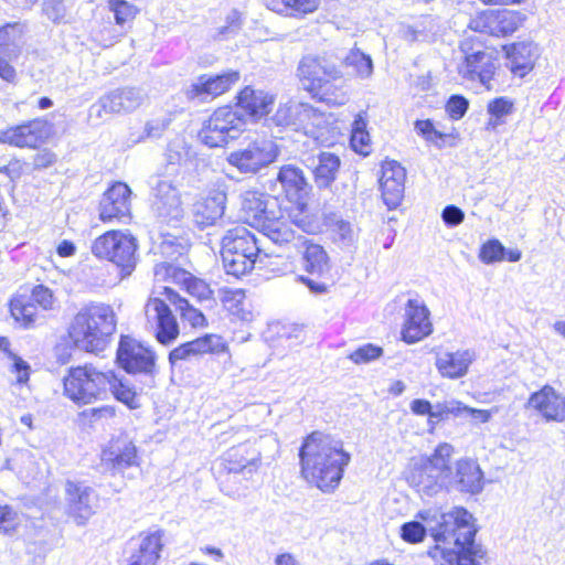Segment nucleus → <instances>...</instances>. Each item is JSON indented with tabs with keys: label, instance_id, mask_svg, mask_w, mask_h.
<instances>
[{
	"label": "nucleus",
	"instance_id": "dca6fc26",
	"mask_svg": "<svg viewBox=\"0 0 565 565\" xmlns=\"http://www.w3.org/2000/svg\"><path fill=\"white\" fill-rule=\"evenodd\" d=\"M241 78L238 71L227 70L218 74H202L186 87L189 100L206 103L228 92Z\"/></svg>",
	"mask_w": 565,
	"mask_h": 565
},
{
	"label": "nucleus",
	"instance_id": "a211bd4d",
	"mask_svg": "<svg viewBox=\"0 0 565 565\" xmlns=\"http://www.w3.org/2000/svg\"><path fill=\"white\" fill-rule=\"evenodd\" d=\"M243 210L249 224L257 227L262 233L267 226H275L284 220L282 212L277 199L257 196L256 193H248L243 202Z\"/></svg>",
	"mask_w": 565,
	"mask_h": 565
},
{
	"label": "nucleus",
	"instance_id": "37998d69",
	"mask_svg": "<svg viewBox=\"0 0 565 565\" xmlns=\"http://www.w3.org/2000/svg\"><path fill=\"white\" fill-rule=\"evenodd\" d=\"M193 356L206 353H221L226 350V344L217 334H205L195 340L185 342Z\"/></svg>",
	"mask_w": 565,
	"mask_h": 565
},
{
	"label": "nucleus",
	"instance_id": "774afa93",
	"mask_svg": "<svg viewBox=\"0 0 565 565\" xmlns=\"http://www.w3.org/2000/svg\"><path fill=\"white\" fill-rule=\"evenodd\" d=\"M564 422L565 420V397L557 394L555 404L553 405L552 413H548L547 422Z\"/></svg>",
	"mask_w": 565,
	"mask_h": 565
},
{
	"label": "nucleus",
	"instance_id": "e2e57ef3",
	"mask_svg": "<svg viewBox=\"0 0 565 565\" xmlns=\"http://www.w3.org/2000/svg\"><path fill=\"white\" fill-rule=\"evenodd\" d=\"M170 125V119L168 118H158L150 120L145 126V135L150 139H158L166 131L168 126Z\"/></svg>",
	"mask_w": 565,
	"mask_h": 565
},
{
	"label": "nucleus",
	"instance_id": "e433bc0d",
	"mask_svg": "<svg viewBox=\"0 0 565 565\" xmlns=\"http://www.w3.org/2000/svg\"><path fill=\"white\" fill-rule=\"evenodd\" d=\"M109 383L107 393L110 392L116 401L126 405L129 409L140 407L136 387L124 376H118L115 371L106 372Z\"/></svg>",
	"mask_w": 565,
	"mask_h": 565
},
{
	"label": "nucleus",
	"instance_id": "4468645a",
	"mask_svg": "<svg viewBox=\"0 0 565 565\" xmlns=\"http://www.w3.org/2000/svg\"><path fill=\"white\" fill-rule=\"evenodd\" d=\"M145 93L138 87L115 88L100 96L88 110L90 120L102 121L104 114H128L140 107L145 100Z\"/></svg>",
	"mask_w": 565,
	"mask_h": 565
},
{
	"label": "nucleus",
	"instance_id": "3c124183",
	"mask_svg": "<svg viewBox=\"0 0 565 565\" xmlns=\"http://www.w3.org/2000/svg\"><path fill=\"white\" fill-rule=\"evenodd\" d=\"M428 532V524L426 522L425 524H423L417 520L405 522L399 530L401 537L403 539V541L411 544H417L423 542Z\"/></svg>",
	"mask_w": 565,
	"mask_h": 565
},
{
	"label": "nucleus",
	"instance_id": "052dcab7",
	"mask_svg": "<svg viewBox=\"0 0 565 565\" xmlns=\"http://www.w3.org/2000/svg\"><path fill=\"white\" fill-rule=\"evenodd\" d=\"M43 12L52 22H60L65 15L63 0H44Z\"/></svg>",
	"mask_w": 565,
	"mask_h": 565
},
{
	"label": "nucleus",
	"instance_id": "13d9d810",
	"mask_svg": "<svg viewBox=\"0 0 565 565\" xmlns=\"http://www.w3.org/2000/svg\"><path fill=\"white\" fill-rule=\"evenodd\" d=\"M415 130L418 135L425 138L428 142L439 145L438 140H444L445 134L437 130L430 119L416 120Z\"/></svg>",
	"mask_w": 565,
	"mask_h": 565
},
{
	"label": "nucleus",
	"instance_id": "f8f14e48",
	"mask_svg": "<svg viewBox=\"0 0 565 565\" xmlns=\"http://www.w3.org/2000/svg\"><path fill=\"white\" fill-rule=\"evenodd\" d=\"M278 157V147L266 137L256 138L245 147L230 152L226 162L245 175H255Z\"/></svg>",
	"mask_w": 565,
	"mask_h": 565
},
{
	"label": "nucleus",
	"instance_id": "c756f323",
	"mask_svg": "<svg viewBox=\"0 0 565 565\" xmlns=\"http://www.w3.org/2000/svg\"><path fill=\"white\" fill-rule=\"evenodd\" d=\"M476 359L472 350H457L456 352H444L436 358V369L443 377L457 380L463 377Z\"/></svg>",
	"mask_w": 565,
	"mask_h": 565
},
{
	"label": "nucleus",
	"instance_id": "bb28decb",
	"mask_svg": "<svg viewBox=\"0 0 565 565\" xmlns=\"http://www.w3.org/2000/svg\"><path fill=\"white\" fill-rule=\"evenodd\" d=\"M163 530L142 532L128 558V565H157L163 547Z\"/></svg>",
	"mask_w": 565,
	"mask_h": 565
},
{
	"label": "nucleus",
	"instance_id": "f257e3e1",
	"mask_svg": "<svg viewBox=\"0 0 565 565\" xmlns=\"http://www.w3.org/2000/svg\"><path fill=\"white\" fill-rule=\"evenodd\" d=\"M417 518L428 524L436 543L429 551L431 557L457 565H479L477 558H482L484 552L475 543L477 529L470 512L463 508H455L447 513L425 510L419 511Z\"/></svg>",
	"mask_w": 565,
	"mask_h": 565
},
{
	"label": "nucleus",
	"instance_id": "864d4df0",
	"mask_svg": "<svg viewBox=\"0 0 565 565\" xmlns=\"http://www.w3.org/2000/svg\"><path fill=\"white\" fill-rule=\"evenodd\" d=\"M22 40V26L20 23H8L0 28V49L12 52L11 47H18Z\"/></svg>",
	"mask_w": 565,
	"mask_h": 565
},
{
	"label": "nucleus",
	"instance_id": "f704fd0d",
	"mask_svg": "<svg viewBox=\"0 0 565 565\" xmlns=\"http://www.w3.org/2000/svg\"><path fill=\"white\" fill-rule=\"evenodd\" d=\"M10 316L21 329H32L39 319L38 307L31 303L26 292L18 291L9 301Z\"/></svg>",
	"mask_w": 565,
	"mask_h": 565
},
{
	"label": "nucleus",
	"instance_id": "c03bdc74",
	"mask_svg": "<svg viewBox=\"0 0 565 565\" xmlns=\"http://www.w3.org/2000/svg\"><path fill=\"white\" fill-rule=\"evenodd\" d=\"M245 292L242 289H222L221 300L224 308L241 320H248L250 312L244 308Z\"/></svg>",
	"mask_w": 565,
	"mask_h": 565
},
{
	"label": "nucleus",
	"instance_id": "393cba45",
	"mask_svg": "<svg viewBox=\"0 0 565 565\" xmlns=\"http://www.w3.org/2000/svg\"><path fill=\"white\" fill-rule=\"evenodd\" d=\"M276 180L286 198L302 210L306 206V198L311 190L303 171L295 164H285L280 167Z\"/></svg>",
	"mask_w": 565,
	"mask_h": 565
},
{
	"label": "nucleus",
	"instance_id": "6e6552de",
	"mask_svg": "<svg viewBox=\"0 0 565 565\" xmlns=\"http://www.w3.org/2000/svg\"><path fill=\"white\" fill-rule=\"evenodd\" d=\"M137 239L129 233L111 230L98 236L93 245L92 253L99 259H106L116 265L121 278L130 276L138 262Z\"/></svg>",
	"mask_w": 565,
	"mask_h": 565
},
{
	"label": "nucleus",
	"instance_id": "4d7b16f0",
	"mask_svg": "<svg viewBox=\"0 0 565 565\" xmlns=\"http://www.w3.org/2000/svg\"><path fill=\"white\" fill-rule=\"evenodd\" d=\"M383 354V349L379 345L367 343L360 348H358L355 351H353L350 354V359L356 363H369L373 360L379 359Z\"/></svg>",
	"mask_w": 565,
	"mask_h": 565
},
{
	"label": "nucleus",
	"instance_id": "9b49d317",
	"mask_svg": "<svg viewBox=\"0 0 565 565\" xmlns=\"http://www.w3.org/2000/svg\"><path fill=\"white\" fill-rule=\"evenodd\" d=\"M116 361L126 373L142 376L147 386L154 385L158 374L157 354L149 345L129 335H121Z\"/></svg>",
	"mask_w": 565,
	"mask_h": 565
},
{
	"label": "nucleus",
	"instance_id": "473e14b6",
	"mask_svg": "<svg viewBox=\"0 0 565 565\" xmlns=\"http://www.w3.org/2000/svg\"><path fill=\"white\" fill-rule=\"evenodd\" d=\"M273 97L263 90H255L246 86L237 95V104L234 108H238L245 118H258L267 115L270 111Z\"/></svg>",
	"mask_w": 565,
	"mask_h": 565
},
{
	"label": "nucleus",
	"instance_id": "680f3d73",
	"mask_svg": "<svg viewBox=\"0 0 565 565\" xmlns=\"http://www.w3.org/2000/svg\"><path fill=\"white\" fill-rule=\"evenodd\" d=\"M441 218L446 226L456 227L463 222L465 213L460 207L449 204L444 207Z\"/></svg>",
	"mask_w": 565,
	"mask_h": 565
},
{
	"label": "nucleus",
	"instance_id": "aec40b11",
	"mask_svg": "<svg viewBox=\"0 0 565 565\" xmlns=\"http://www.w3.org/2000/svg\"><path fill=\"white\" fill-rule=\"evenodd\" d=\"M50 134L49 122L35 118L0 131V142L18 148H35Z\"/></svg>",
	"mask_w": 565,
	"mask_h": 565
},
{
	"label": "nucleus",
	"instance_id": "603ef678",
	"mask_svg": "<svg viewBox=\"0 0 565 565\" xmlns=\"http://www.w3.org/2000/svg\"><path fill=\"white\" fill-rule=\"evenodd\" d=\"M479 259L488 265L505 260V247L499 239L491 238L482 244L479 252Z\"/></svg>",
	"mask_w": 565,
	"mask_h": 565
},
{
	"label": "nucleus",
	"instance_id": "2eb2a0df",
	"mask_svg": "<svg viewBox=\"0 0 565 565\" xmlns=\"http://www.w3.org/2000/svg\"><path fill=\"white\" fill-rule=\"evenodd\" d=\"M525 17L513 10H487L470 19L469 29L492 36H508L523 23Z\"/></svg>",
	"mask_w": 565,
	"mask_h": 565
},
{
	"label": "nucleus",
	"instance_id": "c85d7f7f",
	"mask_svg": "<svg viewBox=\"0 0 565 565\" xmlns=\"http://www.w3.org/2000/svg\"><path fill=\"white\" fill-rule=\"evenodd\" d=\"M227 195L222 190L210 191L206 198L193 205V217L201 228L214 225L225 211Z\"/></svg>",
	"mask_w": 565,
	"mask_h": 565
},
{
	"label": "nucleus",
	"instance_id": "a878e982",
	"mask_svg": "<svg viewBox=\"0 0 565 565\" xmlns=\"http://www.w3.org/2000/svg\"><path fill=\"white\" fill-rule=\"evenodd\" d=\"M483 484V472L477 461L472 459L458 460L455 473L449 466V489L478 494L482 491Z\"/></svg>",
	"mask_w": 565,
	"mask_h": 565
},
{
	"label": "nucleus",
	"instance_id": "f03ea898",
	"mask_svg": "<svg viewBox=\"0 0 565 565\" xmlns=\"http://www.w3.org/2000/svg\"><path fill=\"white\" fill-rule=\"evenodd\" d=\"M299 459L302 477L321 491L332 492L339 487L351 456L341 440L313 431L302 441Z\"/></svg>",
	"mask_w": 565,
	"mask_h": 565
},
{
	"label": "nucleus",
	"instance_id": "9d476101",
	"mask_svg": "<svg viewBox=\"0 0 565 565\" xmlns=\"http://www.w3.org/2000/svg\"><path fill=\"white\" fill-rule=\"evenodd\" d=\"M246 118L238 108L232 106L220 107L204 121L198 137L209 148L226 146L236 140L245 130Z\"/></svg>",
	"mask_w": 565,
	"mask_h": 565
},
{
	"label": "nucleus",
	"instance_id": "39448f33",
	"mask_svg": "<svg viewBox=\"0 0 565 565\" xmlns=\"http://www.w3.org/2000/svg\"><path fill=\"white\" fill-rule=\"evenodd\" d=\"M179 167L170 162L164 172L149 178L151 210L156 217L168 225L177 226L184 216L181 193L175 184Z\"/></svg>",
	"mask_w": 565,
	"mask_h": 565
},
{
	"label": "nucleus",
	"instance_id": "6ab92c4d",
	"mask_svg": "<svg viewBox=\"0 0 565 565\" xmlns=\"http://www.w3.org/2000/svg\"><path fill=\"white\" fill-rule=\"evenodd\" d=\"M96 493L93 488L82 482L67 480L65 482V509L77 525H85L95 513L94 501Z\"/></svg>",
	"mask_w": 565,
	"mask_h": 565
},
{
	"label": "nucleus",
	"instance_id": "0e129e2a",
	"mask_svg": "<svg viewBox=\"0 0 565 565\" xmlns=\"http://www.w3.org/2000/svg\"><path fill=\"white\" fill-rule=\"evenodd\" d=\"M15 526V512L8 505H0V531L9 533Z\"/></svg>",
	"mask_w": 565,
	"mask_h": 565
},
{
	"label": "nucleus",
	"instance_id": "09e8293b",
	"mask_svg": "<svg viewBox=\"0 0 565 565\" xmlns=\"http://www.w3.org/2000/svg\"><path fill=\"white\" fill-rule=\"evenodd\" d=\"M347 66L354 68L360 77H369L373 73V62L370 55L364 54L360 50H352L345 56Z\"/></svg>",
	"mask_w": 565,
	"mask_h": 565
},
{
	"label": "nucleus",
	"instance_id": "ddd939ff",
	"mask_svg": "<svg viewBox=\"0 0 565 565\" xmlns=\"http://www.w3.org/2000/svg\"><path fill=\"white\" fill-rule=\"evenodd\" d=\"M475 47V43L470 39H465L460 43V52L463 55L462 61L458 64V74L470 82H478L487 89H490V82L495 74V57L492 53Z\"/></svg>",
	"mask_w": 565,
	"mask_h": 565
},
{
	"label": "nucleus",
	"instance_id": "5701e85b",
	"mask_svg": "<svg viewBox=\"0 0 565 565\" xmlns=\"http://www.w3.org/2000/svg\"><path fill=\"white\" fill-rule=\"evenodd\" d=\"M429 310L418 299H408L405 308V322L402 338L407 343H416L429 335L433 326L429 321Z\"/></svg>",
	"mask_w": 565,
	"mask_h": 565
},
{
	"label": "nucleus",
	"instance_id": "b1692460",
	"mask_svg": "<svg viewBox=\"0 0 565 565\" xmlns=\"http://www.w3.org/2000/svg\"><path fill=\"white\" fill-rule=\"evenodd\" d=\"M405 169L396 161H387L382 166L380 188L382 199L388 210L398 207L404 198Z\"/></svg>",
	"mask_w": 565,
	"mask_h": 565
},
{
	"label": "nucleus",
	"instance_id": "69168bd1",
	"mask_svg": "<svg viewBox=\"0 0 565 565\" xmlns=\"http://www.w3.org/2000/svg\"><path fill=\"white\" fill-rule=\"evenodd\" d=\"M56 161V156L47 150H43L34 156V169L41 170L51 167Z\"/></svg>",
	"mask_w": 565,
	"mask_h": 565
},
{
	"label": "nucleus",
	"instance_id": "a18cd8bd",
	"mask_svg": "<svg viewBox=\"0 0 565 565\" xmlns=\"http://www.w3.org/2000/svg\"><path fill=\"white\" fill-rule=\"evenodd\" d=\"M328 220L329 224L332 226L334 242L342 248L352 247L356 241V235L352 224L348 221L335 217V215L332 217L330 216Z\"/></svg>",
	"mask_w": 565,
	"mask_h": 565
},
{
	"label": "nucleus",
	"instance_id": "72a5a7b5",
	"mask_svg": "<svg viewBox=\"0 0 565 565\" xmlns=\"http://www.w3.org/2000/svg\"><path fill=\"white\" fill-rule=\"evenodd\" d=\"M313 116V108L308 104L288 102L280 105L274 115L278 126L292 127L295 130L306 128Z\"/></svg>",
	"mask_w": 565,
	"mask_h": 565
},
{
	"label": "nucleus",
	"instance_id": "ea45409f",
	"mask_svg": "<svg viewBox=\"0 0 565 565\" xmlns=\"http://www.w3.org/2000/svg\"><path fill=\"white\" fill-rule=\"evenodd\" d=\"M167 274L171 275L174 279L181 280L185 285L186 291L199 300L210 298L211 289L209 285L203 280L193 277L190 273L169 265L167 267Z\"/></svg>",
	"mask_w": 565,
	"mask_h": 565
},
{
	"label": "nucleus",
	"instance_id": "de8ad7c7",
	"mask_svg": "<svg viewBox=\"0 0 565 565\" xmlns=\"http://www.w3.org/2000/svg\"><path fill=\"white\" fill-rule=\"evenodd\" d=\"M462 409H466V405L455 399L437 403L431 407L429 424L436 425L439 422L447 419L450 415L461 416Z\"/></svg>",
	"mask_w": 565,
	"mask_h": 565
},
{
	"label": "nucleus",
	"instance_id": "6e6d98bb",
	"mask_svg": "<svg viewBox=\"0 0 565 565\" xmlns=\"http://www.w3.org/2000/svg\"><path fill=\"white\" fill-rule=\"evenodd\" d=\"M109 9L114 12L115 21L119 25L132 20L138 10L126 0H109Z\"/></svg>",
	"mask_w": 565,
	"mask_h": 565
},
{
	"label": "nucleus",
	"instance_id": "423d86ee",
	"mask_svg": "<svg viewBox=\"0 0 565 565\" xmlns=\"http://www.w3.org/2000/svg\"><path fill=\"white\" fill-rule=\"evenodd\" d=\"M454 447L444 443L436 447L429 457L422 458L420 463L413 467L408 477L409 484L422 497H434L443 489H449V463Z\"/></svg>",
	"mask_w": 565,
	"mask_h": 565
},
{
	"label": "nucleus",
	"instance_id": "8fccbe9b",
	"mask_svg": "<svg viewBox=\"0 0 565 565\" xmlns=\"http://www.w3.org/2000/svg\"><path fill=\"white\" fill-rule=\"evenodd\" d=\"M487 110L491 116L488 126L495 128L502 124L501 118L508 116L513 110V102L508 97H497L489 102Z\"/></svg>",
	"mask_w": 565,
	"mask_h": 565
},
{
	"label": "nucleus",
	"instance_id": "7c9ffc66",
	"mask_svg": "<svg viewBox=\"0 0 565 565\" xmlns=\"http://www.w3.org/2000/svg\"><path fill=\"white\" fill-rule=\"evenodd\" d=\"M505 53L511 72L519 77H524L533 70L539 50L533 42H519L507 46Z\"/></svg>",
	"mask_w": 565,
	"mask_h": 565
},
{
	"label": "nucleus",
	"instance_id": "2f4dec72",
	"mask_svg": "<svg viewBox=\"0 0 565 565\" xmlns=\"http://www.w3.org/2000/svg\"><path fill=\"white\" fill-rule=\"evenodd\" d=\"M301 267L311 276L323 277L330 270V259L326 249L307 238L301 241Z\"/></svg>",
	"mask_w": 565,
	"mask_h": 565
},
{
	"label": "nucleus",
	"instance_id": "4c0bfd02",
	"mask_svg": "<svg viewBox=\"0 0 565 565\" xmlns=\"http://www.w3.org/2000/svg\"><path fill=\"white\" fill-rule=\"evenodd\" d=\"M267 9L284 15L302 17L315 12L320 0H263Z\"/></svg>",
	"mask_w": 565,
	"mask_h": 565
},
{
	"label": "nucleus",
	"instance_id": "c9c22d12",
	"mask_svg": "<svg viewBox=\"0 0 565 565\" xmlns=\"http://www.w3.org/2000/svg\"><path fill=\"white\" fill-rule=\"evenodd\" d=\"M247 454L246 446H239L230 449L224 458V468L230 475H243L245 479L249 478L259 467V456H253L250 458L245 457Z\"/></svg>",
	"mask_w": 565,
	"mask_h": 565
},
{
	"label": "nucleus",
	"instance_id": "bf43d9fd",
	"mask_svg": "<svg viewBox=\"0 0 565 565\" xmlns=\"http://www.w3.org/2000/svg\"><path fill=\"white\" fill-rule=\"evenodd\" d=\"M469 108V102L462 95H451L446 104V111L451 119H461Z\"/></svg>",
	"mask_w": 565,
	"mask_h": 565
},
{
	"label": "nucleus",
	"instance_id": "0eeeda50",
	"mask_svg": "<svg viewBox=\"0 0 565 565\" xmlns=\"http://www.w3.org/2000/svg\"><path fill=\"white\" fill-rule=\"evenodd\" d=\"M262 248L255 235L245 226H236L222 238L221 256L226 274L239 277L254 268Z\"/></svg>",
	"mask_w": 565,
	"mask_h": 565
},
{
	"label": "nucleus",
	"instance_id": "1a4fd4ad",
	"mask_svg": "<svg viewBox=\"0 0 565 565\" xmlns=\"http://www.w3.org/2000/svg\"><path fill=\"white\" fill-rule=\"evenodd\" d=\"M106 372L92 365L72 367L64 376V394L76 404H90L107 397Z\"/></svg>",
	"mask_w": 565,
	"mask_h": 565
},
{
	"label": "nucleus",
	"instance_id": "20e7f679",
	"mask_svg": "<svg viewBox=\"0 0 565 565\" xmlns=\"http://www.w3.org/2000/svg\"><path fill=\"white\" fill-rule=\"evenodd\" d=\"M298 77L306 90L319 96L322 102L343 105L347 93L335 84L342 78V71L327 55H306L299 62Z\"/></svg>",
	"mask_w": 565,
	"mask_h": 565
},
{
	"label": "nucleus",
	"instance_id": "79ce46f5",
	"mask_svg": "<svg viewBox=\"0 0 565 565\" xmlns=\"http://www.w3.org/2000/svg\"><path fill=\"white\" fill-rule=\"evenodd\" d=\"M556 397V391L551 385H544L540 391L530 395L526 406L540 412L543 418L547 420Z\"/></svg>",
	"mask_w": 565,
	"mask_h": 565
},
{
	"label": "nucleus",
	"instance_id": "58836bf2",
	"mask_svg": "<svg viewBox=\"0 0 565 565\" xmlns=\"http://www.w3.org/2000/svg\"><path fill=\"white\" fill-rule=\"evenodd\" d=\"M166 299L180 311L181 318L188 321L193 328L204 327L206 318L201 310L194 308L185 298L181 297L170 287H164Z\"/></svg>",
	"mask_w": 565,
	"mask_h": 565
},
{
	"label": "nucleus",
	"instance_id": "338daca9",
	"mask_svg": "<svg viewBox=\"0 0 565 565\" xmlns=\"http://www.w3.org/2000/svg\"><path fill=\"white\" fill-rule=\"evenodd\" d=\"M370 136L367 131L351 132V146L360 153H366L365 148L369 147Z\"/></svg>",
	"mask_w": 565,
	"mask_h": 565
},
{
	"label": "nucleus",
	"instance_id": "a19ab883",
	"mask_svg": "<svg viewBox=\"0 0 565 565\" xmlns=\"http://www.w3.org/2000/svg\"><path fill=\"white\" fill-rule=\"evenodd\" d=\"M0 351L12 361L10 372L15 374L17 383L26 384L30 379V364L11 350V343L7 337H0Z\"/></svg>",
	"mask_w": 565,
	"mask_h": 565
},
{
	"label": "nucleus",
	"instance_id": "7ed1b4c3",
	"mask_svg": "<svg viewBox=\"0 0 565 565\" xmlns=\"http://www.w3.org/2000/svg\"><path fill=\"white\" fill-rule=\"evenodd\" d=\"M116 330V317L108 305L83 308L73 319L68 335L74 345L86 352H102Z\"/></svg>",
	"mask_w": 565,
	"mask_h": 565
},
{
	"label": "nucleus",
	"instance_id": "5fc2aeb1",
	"mask_svg": "<svg viewBox=\"0 0 565 565\" xmlns=\"http://www.w3.org/2000/svg\"><path fill=\"white\" fill-rule=\"evenodd\" d=\"M31 303H34L38 308L43 310H51L55 302V297L53 291L44 286L36 285L32 288L31 294L28 295Z\"/></svg>",
	"mask_w": 565,
	"mask_h": 565
},
{
	"label": "nucleus",
	"instance_id": "412c9836",
	"mask_svg": "<svg viewBox=\"0 0 565 565\" xmlns=\"http://www.w3.org/2000/svg\"><path fill=\"white\" fill-rule=\"evenodd\" d=\"M130 188L122 182H116L103 194L99 202V218L103 222H125L130 218Z\"/></svg>",
	"mask_w": 565,
	"mask_h": 565
},
{
	"label": "nucleus",
	"instance_id": "49530a36",
	"mask_svg": "<svg viewBox=\"0 0 565 565\" xmlns=\"http://www.w3.org/2000/svg\"><path fill=\"white\" fill-rule=\"evenodd\" d=\"M263 234L279 246L292 243L295 239H297L300 245L301 241L305 238L301 235L296 236L295 231L290 228L285 218L275 226H267V230L263 232Z\"/></svg>",
	"mask_w": 565,
	"mask_h": 565
},
{
	"label": "nucleus",
	"instance_id": "cd10ccee",
	"mask_svg": "<svg viewBox=\"0 0 565 565\" xmlns=\"http://www.w3.org/2000/svg\"><path fill=\"white\" fill-rule=\"evenodd\" d=\"M307 167L312 170L313 182L319 190L329 189L337 180L341 167L338 154L329 151H319L317 156L308 158Z\"/></svg>",
	"mask_w": 565,
	"mask_h": 565
},
{
	"label": "nucleus",
	"instance_id": "f3484780",
	"mask_svg": "<svg viewBox=\"0 0 565 565\" xmlns=\"http://www.w3.org/2000/svg\"><path fill=\"white\" fill-rule=\"evenodd\" d=\"M145 313L159 343L168 345L178 338L180 330L177 318L164 300L150 298L145 306Z\"/></svg>",
	"mask_w": 565,
	"mask_h": 565
},
{
	"label": "nucleus",
	"instance_id": "4be33fe9",
	"mask_svg": "<svg viewBox=\"0 0 565 565\" xmlns=\"http://www.w3.org/2000/svg\"><path fill=\"white\" fill-rule=\"evenodd\" d=\"M102 466L113 475L121 473L125 469L138 466L137 448L127 436L113 438L103 449Z\"/></svg>",
	"mask_w": 565,
	"mask_h": 565
}]
</instances>
